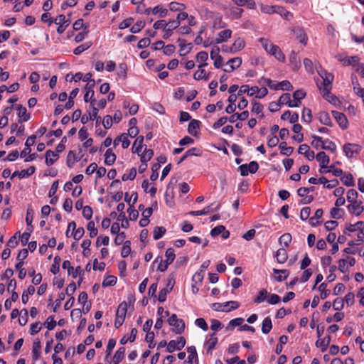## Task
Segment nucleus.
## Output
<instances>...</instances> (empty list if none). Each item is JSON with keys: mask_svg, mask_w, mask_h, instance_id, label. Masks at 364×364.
<instances>
[{"mask_svg": "<svg viewBox=\"0 0 364 364\" xmlns=\"http://www.w3.org/2000/svg\"><path fill=\"white\" fill-rule=\"evenodd\" d=\"M82 156H77L73 151H70L67 156V166L71 168L76 161L80 160Z\"/></svg>", "mask_w": 364, "mask_h": 364, "instance_id": "32", "label": "nucleus"}, {"mask_svg": "<svg viewBox=\"0 0 364 364\" xmlns=\"http://www.w3.org/2000/svg\"><path fill=\"white\" fill-rule=\"evenodd\" d=\"M60 262H61L60 257L58 256V255H56L54 257L53 263V264L51 265V267H50V272L53 274H57L58 273H59Z\"/></svg>", "mask_w": 364, "mask_h": 364, "instance_id": "40", "label": "nucleus"}, {"mask_svg": "<svg viewBox=\"0 0 364 364\" xmlns=\"http://www.w3.org/2000/svg\"><path fill=\"white\" fill-rule=\"evenodd\" d=\"M331 342V336L329 335L325 336L321 340H318L316 342V347H320L322 352H325Z\"/></svg>", "mask_w": 364, "mask_h": 364, "instance_id": "33", "label": "nucleus"}, {"mask_svg": "<svg viewBox=\"0 0 364 364\" xmlns=\"http://www.w3.org/2000/svg\"><path fill=\"white\" fill-rule=\"evenodd\" d=\"M289 62L294 70H297L300 68V59L295 52L292 51L289 56Z\"/></svg>", "mask_w": 364, "mask_h": 364, "instance_id": "36", "label": "nucleus"}, {"mask_svg": "<svg viewBox=\"0 0 364 364\" xmlns=\"http://www.w3.org/2000/svg\"><path fill=\"white\" fill-rule=\"evenodd\" d=\"M267 291L265 289L261 290L258 295L254 299V302L257 304H260L263 302L267 297Z\"/></svg>", "mask_w": 364, "mask_h": 364, "instance_id": "64", "label": "nucleus"}, {"mask_svg": "<svg viewBox=\"0 0 364 364\" xmlns=\"http://www.w3.org/2000/svg\"><path fill=\"white\" fill-rule=\"evenodd\" d=\"M136 176V169L135 168H132L129 170V173H124L122 179L123 181H126L127 180H134Z\"/></svg>", "mask_w": 364, "mask_h": 364, "instance_id": "62", "label": "nucleus"}, {"mask_svg": "<svg viewBox=\"0 0 364 364\" xmlns=\"http://www.w3.org/2000/svg\"><path fill=\"white\" fill-rule=\"evenodd\" d=\"M240 173L242 176H247L249 173H255L259 168V165L257 161H251L249 164H242L240 167Z\"/></svg>", "mask_w": 364, "mask_h": 364, "instance_id": "7", "label": "nucleus"}, {"mask_svg": "<svg viewBox=\"0 0 364 364\" xmlns=\"http://www.w3.org/2000/svg\"><path fill=\"white\" fill-rule=\"evenodd\" d=\"M180 46V52H184L183 53H181V55H186L191 50V44H186V41L183 39L179 38L178 40Z\"/></svg>", "mask_w": 364, "mask_h": 364, "instance_id": "43", "label": "nucleus"}, {"mask_svg": "<svg viewBox=\"0 0 364 364\" xmlns=\"http://www.w3.org/2000/svg\"><path fill=\"white\" fill-rule=\"evenodd\" d=\"M18 116L20 118L19 122H27L30 118V114L27 113L26 108L21 105H16Z\"/></svg>", "mask_w": 364, "mask_h": 364, "instance_id": "25", "label": "nucleus"}, {"mask_svg": "<svg viewBox=\"0 0 364 364\" xmlns=\"http://www.w3.org/2000/svg\"><path fill=\"white\" fill-rule=\"evenodd\" d=\"M95 85V81H90L89 82L87 83V85H85V87L86 92L84 95V100L85 102H90L91 105H92L95 102V100L93 99V97L95 95L93 87H94Z\"/></svg>", "mask_w": 364, "mask_h": 364, "instance_id": "8", "label": "nucleus"}, {"mask_svg": "<svg viewBox=\"0 0 364 364\" xmlns=\"http://www.w3.org/2000/svg\"><path fill=\"white\" fill-rule=\"evenodd\" d=\"M35 171L36 168L33 166H30L28 168L22 170L21 171H16L13 173L11 178H14L16 176H18L19 178H28V176L33 174L35 173Z\"/></svg>", "mask_w": 364, "mask_h": 364, "instance_id": "13", "label": "nucleus"}, {"mask_svg": "<svg viewBox=\"0 0 364 364\" xmlns=\"http://www.w3.org/2000/svg\"><path fill=\"white\" fill-rule=\"evenodd\" d=\"M341 182L346 186H353L354 180L353 176L350 173H346L341 178Z\"/></svg>", "mask_w": 364, "mask_h": 364, "instance_id": "44", "label": "nucleus"}, {"mask_svg": "<svg viewBox=\"0 0 364 364\" xmlns=\"http://www.w3.org/2000/svg\"><path fill=\"white\" fill-rule=\"evenodd\" d=\"M138 198V196L136 193H133L130 196L128 193H126L124 195L125 201L130 205L132 206L136 202Z\"/></svg>", "mask_w": 364, "mask_h": 364, "instance_id": "57", "label": "nucleus"}, {"mask_svg": "<svg viewBox=\"0 0 364 364\" xmlns=\"http://www.w3.org/2000/svg\"><path fill=\"white\" fill-rule=\"evenodd\" d=\"M232 36V31L230 29L223 30L218 33V36L215 39L216 44H220L227 41Z\"/></svg>", "mask_w": 364, "mask_h": 364, "instance_id": "15", "label": "nucleus"}, {"mask_svg": "<svg viewBox=\"0 0 364 364\" xmlns=\"http://www.w3.org/2000/svg\"><path fill=\"white\" fill-rule=\"evenodd\" d=\"M207 65H208V63H202L201 65H200L198 66V70L197 71H196L193 75V77L195 80H203V79H204L205 80H208V76H206L205 70L203 68L204 67H205Z\"/></svg>", "mask_w": 364, "mask_h": 364, "instance_id": "18", "label": "nucleus"}, {"mask_svg": "<svg viewBox=\"0 0 364 364\" xmlns=\"http://www.w3.org/2000/svg\"><path fill=\"white\" fill-rule=\"evenodd\" d=\"M279 102L281 105H287L289 107V104L291 105L292 103L291 95L289 93L282 94L279 99Z\"/></svg>", "mask_w": 364, "mask_h": 364, "instance_id": "59", "label": "nucleus"}, {"mask_svg": "<svg viewBox=\"0 0 364 364\" xmlns=\"http://www.w3.org/2000/svg\"><path fill=\"white\" fill-rule=\"evenodd\" d=\"M117 277L113 275H109L107 276L102 282V287H109V286H114L117 283Z\"/></svg>", "mask_w": 364, "mask_h": 364, "instance_id": "50", "label": "nucleus"}, {"mask_svg": "<svg viewBox=\"0 0 364 364\" xmlns=\"http://www.w3.org/2000/svg\"><path fill=\"white\" fill-rule=\"evenodd\" d=\"M220 208V203L214 202L211 203L210 205L206 206L201 210H197V211H191L189 213L192 215H205L211 212L217 211Z\"/></svg>", "mask_w": 364, "mask_h": 364, "instance_id": "9", "label": "nucleus"}, {"mask_svg": "<svg viewBox=\"0 0 364 364\" xmlns=\"http://www.w3.org/2000/svg\"><path fill=\"white\" fill-rule=\"evenodd\" d=\"M318 119H319V122L322 124L329 126V127L331 126V117H330L328 113H327L326 112H321L318 114Z\"/></svg>", "mask_w": 364, "mask_h": 364, "instance_id": "37", "label": "nucleus"}, {"mask_svg": "<svg viewBox=\"0 0 364 364\" xmlns=\"http://www.w3.org/2000/svg\"><path fill=\"white\" fill-rule=\"evenodd\" d=\"M168 323L174 327V332L177 334H181L185 330V322L183 319L178 318L176 314H173L168 319Z\"/></svg>", "mask_w": 364, "mask_h": 364, "instance_id": "4", "label": "nucleus"}, {"mask_svg": "<svg viewBox=\"0 0 364 364\" xmlns=\"http://www.w3.org/2000/svg\"><path fill=\"white\" fill-rule=\"evenodd\" d=\"M259 42L261 43L262 46L267 53H270L269 50L271 49L272 46L274 45L269 39L264 38H260L259 39Z\"/></svg>", "mask_w": 364, "mask_h": 364, "instance_id": "53", "label": "nucleus"}, {"mask_svg": "<svg viewBox=\"0 0 364 364\" xmlns=\"http://www.w3.org/2000/svg\"><path fill=\"white\" fill-rule=\"evenodd\" d=\"M144 139V137L141 135L136 137L132 148L133 153L140 155V153L141 152V149L143 148Z\"/></svg>", "mask_w": 364, "mask_h": 364, "instance_id": "19", "label": "nucleus"}, {"mask_svg": "<svg viewBox=\"0 0 364 364\" xmlns=\"http://www.w3.org/2000/svg\"><path fill=\"white\" fill-rule=\"evenodd\" d=\"M124 208L125 205L123 203H120L117 205V210L120 213L118 217V220H122V228H125V225H128V221L125 218V213H124Z\"/></svg>", "mask_w": 364, "mask_h": 364, "instance_id": "29", "label": "nucleus"}, {"mask_svg": "<svg viewBox=\"0 0 364 364\" xmlns=\"http://www.w3.org/2000/svg\"><path fill=\"white\" fill-rule=\"evenodd\" d=\"M141 163H147L154 156V151L150 149H145L143 153H140Z\"/></svg>", "mask_w": 364, "mask_h": 364, "instance_id": "38", "label": "nucleus"}, {"mask_svg": "<svg viewBox=\"0 0 364 364\" xmlns=\"http://www.w3.org/2000/svg\"><path fill=\"white\" fill-rule=\"evenodd\" d=\"M242 64V59L241 58L236 57L230 59L227 65H230V69H223V70L226 73H231L233 70H235L236 68H239Z\"/></svg>", "mask_w": 364, "mask_h": 364, "instance_id": "21", "label": "nucleus"}, {"mask_svg": "<svg viewBox=\"0 0 364 364\" xmlns=\"http://www.w3.org/2000/svg\"><path fill=\"white\" fill-rule=\"evenodd\" d=\"M322 209H317L314 213V215L309 218V224L311 226H317L320 225V219L322 217Z\"/></svg>", "mask_w": 364, "mask_h": 364, "instance_id": "31", "label": "nucleus"}, {"mask_svg": "<svg viewBox=\"0 0 364 364\" xmlns=\"http://www.w3.org/2000/svg\"><path fill=\"white\" fill-rule=\"evenodd\" d=\"M302 119L307 123H310L312 120L311 111L309 108H304L301 114Z\"/></svg>", "mask_w": 364, "mask_h": 364, "instance_id": "60", "label": "nucleus"}, {"mask_svg": "<svg viewBox=\"0 0 364 364\" xmlns=\"http://www.w3.org/2000/svg\"><path fill=\"white\" fill-rule=\"evenodd\" d=\"M313 141L311 142V145L316 149H322L323 146V140L322 138L318 136H313Z\"/></svg>", "mask_w": 364, "mask_h": 364, "instance_id": "61", "label": "nucleus"}, {"mask_svg": "<svg viewBox=\"0 0 364 364\" xmlns=\"http://www.w3.org/2000/svg\"><path fill=\"white\" fill-rule=\"evenodd\" d=\"M337 59L341 61L343 65H350L358 62V58L357 56L348 57L338 55Z\"/></svg>", "mask_w": 364, "mask_h": 364, "instance_id": "22", "label": "nucleus"}, {"mask_svg": "<svg viewBox=\"0 0 364 364\" xmlns=\"http://www.w3.org/2000/svg\"><path fill=\"white\" fill-rule=\"evenodd\" d=\"M277 262L284 264L288 259V253L285 248H279L275 255Z\"/></svg>", "mask_w": 364, "mask_h": 364, "instance_id": "26", "label": "nucleus"}, {"mask_svg": "<svg viewBox=\"0 0 364 364\" xmlns=\"http://www.w3.org/2000/svg\"><path fill=\"white\" fill-rule=\"evenodd\" d=\"M318 290L321 292V299H326L330 294V290L327 289V284L326 282H323L319 285Z\"/></svg>", "mask_w": 364, "mask_h": 364, "instance_id": "51", "label": "nucleus"}, {"mask_svg": "<svg viewBox=\"0 0 364 364\" xmlns=\"http://www.w3.org/2000/svg\"><path fill=\"white\" fill-rule=\"evenodd\" d=\"M348 208L350 213L356 215H359L363 211V207L361 205L360 203H358L357 200L350 202Z\"/></svg>", "mask_w": 364, "mask_h": 364, "instance_id": "20", "label": "nucleus"}, {"mask_svg": "<svg viewBox=\"0 0 364 364\" xmlns=\"http://www.w3.org/2000/svg\"><path fill=\"white\" fill-rule=\"evenodd\" d=\"M316 159L319 162L320 168L318 171L321 173H326L331 171L332 168H333V165L330 166V168H328L327 171H323V168H327V165L330 161L329 156L324 151L318 152L316 154Z\"/></svg>", "mask_w": 364, "mask_h": 364, "instance_id": "5", "label": "nucleus"}, {"mask_svg": "<svg viewBox=\"0 0 364 364\" xmlns=\"http://www.w3.org/2000/svg\"><path fill=\"white\" fill-rule=\"evenodd\" d=\"M332 115L342 129H346L348 127V122L346 116L343 113L338 111H332Z\"/></svg>", "mask_w": 364, "mask_h": 364, "instance_id": "10", "label": "nucleus"}, {"mask_svg": "<svg viewBox=\"0 0 364 364\" xmlns=\"http://www.w3.org/2000/svg\"><path fill=\"white\" fill-rule=\"evenodd\" d=\"M200 122L196 119H193L190 122L188 127V132L193 136H196L198 130L199 129Z\"/></svg>", "mask_w": 364, "mask_h": 364, "instance_id": "34", "label": "nucleus"}, {"mask_svg": "<svg viewBox=\"0 0 364 364\" xmlns=\"http://www.w3.org/2000/svg\"><path fill=\"white\" fill-rule=\"evenodd\" d=\"M116 154L112 149H108L105 154V163L108 166L112 165L116 161Z\"/></svg>", "mask_w": 364, "mask_h": 364, "instance_id": "30", "label": "nucleus"}, {"mask_svg": "<svg viewBox=\"0 0 364 364\" xmlns=\"http://www.w3.org/2000/svg\"><path fill=\"white\" fill-rule=\"evenodd\" d=\"M186 9V5L178 2H171L169 4V9L172 11H181Z\"/></svg>", "mask_w": 364, "mask_h": 364, "instance_id": "55", "label": "nucleus"}, {"mask_svg": "<svg viewBox=\"0 0 364 364\" xmlns=\"http://www.w3.org/2000/svg\"><path fill=\"white\" fill-rule=\"evenodd\" d=\"M44 326L49 331L54 329L56 326V321L54 320V316H50L45 321Z\"/></svg>", "mask_w": 364, "mask_h": 364, "instance_id": "63", "label": "nucleus"}, {"mask_svg": "<svg viewBox=\"0 0 364 364\" xmlns=\"http://www.w3.org/2000/svg\"><path fill=\"white\" fill-rule=\"evenodd\" d=\"M41 345L40 341H35L32 348V359L33 362H36L39 359L41 356Z\"/></svg>", "mask_w": 364, "mask_h": 364, "instance_id": "24", "label": "nucleus"}, {"mask_svg": "<svg viewBox=\"0 0 364 364\" xmlns=\"http://www.w3.org/2000/svg\"><path fill=\"white\" fill-rule=\"evenodd\" d=\"M274 13L279 14L282 18L285 19H289V16H292L289 11H288L284 7L280 6H276Z\"/></svg>", "mask_w": 364, "mask_h": 364, "instance_id": "49", "label": "nucleus"}, {"mask_svg": "<svg viewBox=\"0 0 364 364\" xmlns=\"http://www.w3.org/2000/svg\"><path fill=\"white\" fill-rule=\"evenodd\" d=\"M112 234L117 235L114 239V242L117 245L124 244L125 239V233L120 232V229H110Z\"/></svg>", "mask_w": 364, "mask_h": 364, "instance_id": "27", "label": "nucleus"}, {"mask_svg": "<svg viewBox=\"0 0 364 364\" xmlns=\"http://www.w3.org/2000/svg\"><path fill=\"white\" fill-rule=\"evenodd\" d=\"M294 36L296 37V38L299 40V41L306 45L308 41V37L304 31V30L301 27H295L292 30Z\"/></svg>", "mask_w": 364, "mask_h": 364, "instance_id": "14", "label": "nucleus"}, {"mask_svg": "<svg viewBox=\"0 0 364 364\" xmlns=\"http://www.w3.org/2000/svg\"><path fill=\"white\" fill-rule=\"evenodd\" d=\"M92 46V43L90 42H86L82 45H80L77 48H75L73 50V53L76 55H78L81 54L85 50H87L90 46Z\"/></svg>", "mask_w": 364, "mask_h": 364, "instance_id": "54", "label": "nucleus"}, {"mask_svg": "<svg viewBox=\"0 0 364 364\" xmlns=\"http://www.w3.org/2000/svg\"><path fill=\"white\" fill-rule=\"evenodd\" d=\"M244 322V318H236L230 321L228 326L226 327L227 331H232L235 327L242 326Z\"/></svg>", "mask_w": 364, "mask_h": 364, "instance_id": "42", "label": "nucleus"}, {"mask_svg": "<svg viewBox=\"0 0 364 364\" xmlns=\"http://www.w3.org/2000/svg\"><path fill=\"white\" fill-rule=\"evenodd\" d=\"M165 256L166 259L165 260H161L159 266H158V270L160 272H165L168 265L171 264L173 260L176 258V255L174 250L171 247L168 248L166 251Z\"/></svg>", "mask_w": 364, "mask_h": 364, "instance_id": "3", "label": "nucleus"}, {"mask_svg": "<svg viewBox=\"0 0 364 364\" xmlns=\"http://www.w3.org/2000/svg\"><path fill=\"white\" fill-rule=\"evenodd\" d=\"M245 46V42L244 39L239 37L235 40L234 43L231 46L230 50H232V53H235L243 49Z\"/></svg>", "mask_w": 364, "mask_h": 364, "instance_id": "23", "label": "nucleus"}, {"mask_svg": "<svg viewBox=\"0 0 364 364\" xmlns=\"http://www.w3.org/2000/svg\"><path fill=\"white\" fill-rule=\"evenodd\" d=\"M144 26L145 22L143 21H139L131 27L130 32L132 33H139Z\"/></svg>", "mask_w": 364, "mask_h": 364, "instance_id": "58", "label": "nucleus"}, {"mask_svg": "<svg viewBox=\"0 0 364 364\" xmlns=\"http://www.w3.org/2000/svg\"><path fill=\"white\" fill-rule=\"evenodd\" d=\"M58 158L59 155L51 150H48L46 152V164L48 166L53 165L58 159Z\"/></svg>", "mask_w": 364, "mask_h": 364, "instance_id": "28", "label": "nucleus"}, {"mask_svg": "<svg viewBox=\"0 0 364 364\" xmlns=\"http://www.w3.org/2000/svg\"><path fill=\"white\" fill-rule=\"evenodd\" d=\"M272 328V319L269 316L264 318L262 323V332L264 334H267L270 332Z\"/></svg>", "mask_w": 364, "mask_h": 364, "instance_id": "35", "label": "nucleus"}, {"mask_svg": "<svg viewBox=\"0 0 364 364\" xmlns=\"http://www.w3.org/2000/svg\"><path fill=\"white\" fill-rule=\"evenodd\" d=\"M131 242L129 240H127L124 242L121 255L122 257H127L131 253Z\"/></svg>", "mask_w": 364, "mask_h": 364, "instance_id": "56", "label": "nucleus"}, {"mask_svg": "<svg viewBox=\"0 0 364 364\" xmlns=\"http://www.w3.org/2000/svg\"><path fill=\"white\" fill-rule=\"evenodd\" d=\"M269 51L270 53L269 54L273 55L279 61H285V55L283 53V52L278 46L274 45L273 46H272Z\"/></svg>", "mask_w": 364, "mask_h": 364, "instance_id": "16", "label": "nucleus"}, {"mask_svg": "<svg viewBox=\"0 0 364 364\" xmlns=\"http://www.w3.org/2000/svg\"><path fill=\"white\" fill-rule=\"evenodd\" d=\"M317 72L323 80V82L321 84L317 82V86L321 92H326V93L328 94V91L331 90L332 82L334 77L331 73H328L322 68L318 70Z\"/></svg>", "mask_w": 364, "mask_h": 364, "instance_id": "1", "label": "nucleus"}, {"mask_svg": "<svg viewBox=\"0 0 364 364\" xmlns=\"http://www.w3.org/2000/svg\"><path fill=\"white\" fill-rule=\"evenodd\" d=\"M148 180H144L141 184V187L146 193H149L151 196H154L156 193V188L154 186H151Z\"/></svg>", "mask_w": 364, "mask_h": 364, "instance_id": "39", "label": "nucleus"}, {"mask_svg": "<svg viewBox=\"0 0 364 364\" xmlns=\"http://www.w3.org/2000/svg\"><path fill=\"white\" fill-rule=\"evenodd\" d=\"M273 272L274 274L275 280L279 282L285 280L290 274V271L289 269H277L274 268Z\"/></svg>", "mask_w": 364, "mask_h": 364, "instance_id": "17", "label": "nucleus"}, {"mask_svg": "<svg viewBox=\"0 0 364 364\" xmlns=\"http://www.w3.org/2000/svg\"><path fill=\"white\" fill-rule=\"evenodd\" d=\"M291 241V235L289 233L283 234L279 238V242L281 245L287 247Z\"/></svg>", "mask_w": 364, "mask_h": 364, "instance_id": "47", "label": "nucleus"}, {"mask_svg": "<svg viewBox=\"0 0 364 364\" xmlns=\"http://www.w3.org/2000/svg\"><path fill=\"white\" fill-rule=\"evenodd\" d=\"M306 97V92L303 90H297L293 93L292 103L289 107H298L301 104V100Z\"/></svg>", "mask_w": 364, "mask_h": 364, "instance_id": "12", "label": "nucleus"}, {"mask_svg": "<svg viewBox=\"0 0 364 364\" xmlns=\"http://www.w3.org/2000/svg\"><path fill=\"white\" fill-rule=\"evenodd\" d=\"M127 311V301H124L121 304H119L117 309L116 318L114 321V327L116 328H118L121 326H122L126 318Z\"/></svg>", "mask_w": 364, "mask_h": 364, "instance_id": "2", "label": "nucleus"}, {"mask_svg": "<svg viewBox=\"0 0 364 364\" xmlns=\"http://www.w3.org/2000/svg\"><path fill=\"white\" fill-rule=\"evenodd\" d=\"M179 26L180 23L178 21H169L164 31V34L163 35V38L168 39L170 36H171L173 31L178 28Z\"/></svg>", "mask_w": 364, "mask_h": 364, "instance_id": "11", "label": "nucleus"}, {"mask_svg": "<svg viewBox=\"0 0 364 364\" xmlns=\"http://www.w3.org/2000/svg\"><path fill=\"white\" fill-rule=\"evenodd\" d=\"M279 147L280 149V153L285 156H290L294 151V148L291 146H287V143L284 141L280 143Z\"/></svg>", "mask_w": 364, "mask_h": 364, "instance_id": "41", "label": "nucleus"}, {"mask_svg": "<svg viewBox=\"0 0 364 364\" xmlns=\"http://www.w3.org/2000/svg\"><path fill=\"white\" fill-rule=\"evenodd\" d=\"M168 13V10L166 8H164L161 5H158L152 9V14L154 15H158L159 17H165Z\"/></svg>", "mask_w": 364, "mask_h": 364, "instance_id": "45", "label": "nucleus"}, {"mask_svg": "<svg viewBox=\"0 0 364 364\" xmlns=\"http://www.w3.org/2000/svg\"><path fill=\"white\" fill-rule=\"evenodd\" d=\"M125 348L120 347L113 357L114 362L120 363L124 358Z\"/></svg>", "mask_w": 364, "mask_h": 364, "instance_id": "46", "label": "nucleus"}, {"mask_svg": "<svg viewBox=\"0 0 364 364\" xmlns=\"http://www.w3.org/2000/svg\"><path fill=\"white\" fill-rule=\"evenodd\" d=\"M343 152L347 158H353L362 150V146L357 144L347 143L343 146Z\"/></svg>", "mask_w": 364, "mask_h": 364, "instance_id": "6", "label": "nucleus"}, {"mask_svg": "<svg viewBox=\"0 0 364 364\" xmlns=\"http://www.w3.org/2000/svg\"><path fill=\"white\" fill-rule=\"evenodd\" d=\"M322 149L328 150L333 153L336 150V145L334 142L327 139L323 141Z\"/></svg>", "mask_w": 364, "mask_h": 364, "instance_id": "52", "label": "nucleus"}, {"mask_svg": "<svg viewBox=\"0 0 364 364\" xmlns=\"http://www.w3.org/2000/svg\"><path fill=\"white\" fill-rule=\"evenodd\" d=\"M218 338L216 337V333L214 332L210 334V338L207 341L208 350H211L215 348V346L218 343Z\"/></svg>", "mask_w": 364, "mask_h": 364, "instance_id": "48", "label": "nucleus"}]
</instances>
